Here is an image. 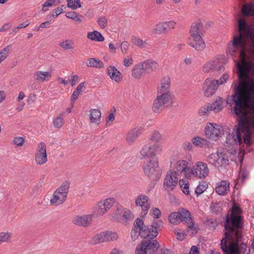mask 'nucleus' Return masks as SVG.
Listing matches in <instances>:
<instances>
[{"instance_id": "13d9d810", "label": "nucleus", "mask_w": 254, "mask_h": 254, "mask_svg": "<svg viewBox=\"0 0 254 254\" xmlns=\"http://www.w3.org/2000/svg\"><path fill=\"white\" fill-rule=\"evenodd\" d=\"M164 27L166 28V33L173 29L176 25V22L173 21H170L163 22Z\"/></svg>"}, {"instance_id": "f03ea898", "label": "nucleus", "mask_w": 254, "mask_h": 254, "mask_svg": "<svg viewBox=\"0 0 254 254\" xmlns=\"http://www.w3.org/2000/svg\"><path fill=\"white\" fill-rule=\"evenodd\" d=\"M251 67V63L245 61L241 63H237L239 81L237 84L234 85V94L227 98V103H236L237 108L241 107L242 100H252V98H254V79L245 80L250 73Z\"/></svg>"}, {"instance_id": "4c0bfd02", "label": "nucleus", "mask_w": 254, "mask_h": 254, "mask_svg": "<svg viewBox=\"0 0 254 254\" xmlns=\"http://www.w3.org/2000/svg\"><path fill=\"white\" fill-rule=\"evenodd\" d=\"M166 33V28L164 27V23L160 22L156 25L152 31L150 33V34H161Z\"/></svg>"}, {"instance_id": "ddd939ff", "label": "nucleus", "mask_w": 254, "mask_h": 254, "mask_svg": "<svg viewBox=\"0 0 254 254\" xmlns=\"http://www.w3.org/2000/svg\"><path fill=\"white\" fill-rule=\"evenodd\" d=\"M192 174L200 178H205L208 175L209 170L206 164L202 162H198L193 166L191 169Z\"/></svg>"}, {"instance_id": "4be33fe9", "label": "nucleus", "mask_w": 254, "mask_h": 254, "mask_svg": "<svg viewBox=\"0 0 254 254\" xmlns=\"http://www.w3.org/2000/svg\"><path fill=\"white\" fill-rule=\"evenodd\" d=\"M69 185L70 182L66 181L56 190L58 193L61 195V200L60 201V203H63L65 200L68 192Z\"/></svg>"}, {"instance_id": "6e6552de", "label": "nucleus", "mask_w": 254, "mask_h": 254, "mask_svg": "<svg viewBox=\"0 0 254 254\" xmlns=\"http://www.w3.org/2000/svg\"><path fill=\"white\" fill-rule=\"evenodd\" d=\"M240 129L238 127L235 131L229 133L225 141L226 150L231 154L236 152L238 145L242 143V138L240 132Z\"/></svg>"}, {"instance_id": "72a5a7b5", "label": "nucleus", "mask_w": 254, "mask_h": 254, "mask_svg": "<svg viewBox=\"0 0 254 254\" xmlns=\"http://www.w3.org/2000/svg\"><path fill=\"white\" fill-rule=\"evenodd\" d=\"M87 37L89 39L92 41L102 42L104 40V37L101 33L96 30L88 32Z\"/></svg>"}, {"instance_id": "20e7f679", "label": "nucleus", "mask_w": 254, "mask_h": 254, "mask_svg": "<svg viewBox=\"0 0 254 254\" xmlns=\"http://www.w3.org/2000/svg\"><path fill=\"white\" fill-rule=\"evenodd\" d=\"M202 26L201 21L197 20L193 23L190 30L191 37L189 39V44L198 51H202L205 47V44L200 35L201 33L200 29Z\"/></svg>"}, {"instance_id": "864d4df0", "label": "nucleus", "mask_w": 254, "mask_h": 254, "mask_svg": "<svg viewBox=\"0 0 254 254\" xmlns=\"http://www.w3.org/2000/svg\"><path fill=\"white\" fill-rule=\"evenodd\" d=\"M58 192L57 191H55L53 193V197L50 200V202L52 204L56 203V205L61 204L60 203V201L61 200V195H59Z\"/></svg>"}, {"instance_id": "473e14b6", "label": "nucleus", "mask_w": 254, "mask_h": 254, "mask_svg": "<svg viewBox=\"0 0 254 254\" xmlns=\"http://www.w3.org/2000/svg\"><path fill=\"white\" fill-rule=\"evenodd\" d=\"M188 162L185 160H179L176 162L175 170L173 171L175 173V175L177 177L180 174H182L183 171L187 167Z\"/></svg>"}, {"instance_id": "2eb2a0df", "label": "nucleus", "mask_w": 254, "mask_h": 254, "mask_svg": "<svg viewBox=\"0 0 254 254\" xmlns=\"http://www.w3.org/2000/svg\"><path fill=\"white\" fill-rule=\"evenodd\" d=\"M160 247L159 242L154 238L144 239V254H154Z\"/></svg>"}, {"instance_id": "423d86ee", "label": "nucleus", "mask_w": 254, "mask_h": 254, "mask_svg": "<svg viewBox=\"0 0 254 254\" xmlns=\"http://www.w3.org/2000/svg\"><path fill=\"white\" fill-rule=\"evenodd\" d=\"M147 163L144 167V173L152 181L157 182L161 176V171L159 167V163L156 157L152 159L146 158L144 159V163Z\"/></svg>"}, {"instance_id": "2f4dec72", "label": "nucleus", "mask_w": 254, "mask_h": 254, "mask_svg": "<svg viewBox=\"0 0 254 254\" xmlns=\"http://www.w3.org/2000/svg\"><path fill=\"white\" fill-rule=\"evenodd\" d=\"M210 110L213 111L215 113H218L223 108L222 105V99L218 97L212 104H209Z\"/></svg>"}, {"instance_id": "bf43d9fd", "label": "nucleus", "mask_w": 254, "mask_h": 254, "mask_svg": "<svg viewBox=\"0 0 254 254\" xmlns=\"http://www.w3.org/2000/svg\"><path fill=\"white\" fill-rule=\"evenodd\" d=\"M24 142V139L22 137H15L13 140V143L17 146H22Z\"/></svg>"}, {"instance_id": "a878e982", "label": "nucleus", "mask_w": 254, "mask_h": 254, "mask_svg": "<svg viewBox=\"0 0 254 254\" xmlns=\"http://www.w3.org/2000/svg\"><path fill=\"white\" fill-rule=\"evenodd\" d=\"M158 64L152 60L144 62V74L149 73L155 71L158 67Z\"/></svg>"}, {"instance_id": "69168bd1", "label": "nucleus", "mask_w": 254, "mask_h": 254, "mask_svg": "<svg viewBox=\"0 0 254 254\" xmlns=\"http://www.w3.org/2000/svg\"><path fill=\"white\" fill-rule=\"evenodd\" d=\"M150 214L153 218H158L161 215V211L157 208H153L151 210Z\"/></svg>"}, {"instance_id": "ea45409f", "label": "nucleus", "mask_w": 254, "mask_h": 254, "mask_svg": "<svg viewBox=\"0 0 254 254\" xmlns=\"http://www.w3.org/2000/svg\"><path fill=\"white\" fill-rule=\"evenodd\" d=\"M74 43L70 39H67L61 42L59 46L64 50H72L74 48Z\"/></svg>"}, {"instance_id": "0eeeda50", "label": "nucleus", "mask_w": 254, "mask_h": 254, "mask_svg": "<svg viewBox=\"0 0 254 254\" xmlns=\"http://www.w3.org/2000/svg\"><path fill=\"white\" fill-rule=\"evenodd\" d=\"M174 94L172 93L157 92L152 106L154 113H160L164 108L172 105Z\"/></svg>"}, {"instance_id": "9d476101", "label": "nucleus", "mask_w": 254, "mask_h": 254, "mask_svg": "<svg viewBox=\"0 0 254 254\" xmlns=\"http://www.w3.org/2000/svg\"><path fill=\"white\" fill-rule=\"evenodd\" d=\"M239 35L245 34L252 46L254 47V29H253L245 19L239 18L238 20Z\"/></svg>"}, {"instance_id": "412c9836", "label": "nucleus", "mask_w": 254, "mask_h": 254, "mask_svg": "<svg viewBox=\"0 0 254 254\" xmlns=\"http://www.w3.org/2000/svg\"><path fill=\"white\" fill-rule=\"evenodd\" d=\"M171 80L168 76H164L160 81L157 87V92L171 93L170 91Z\"/></svg>"}, {"instance_id": "680f3d73", "label": "nucleus", "mask_w": 254, "mask_h": 254, "mask_svg": "<svg viewBox=\"0 0 254 254\" xmlns=\"http://www.w3.org/2000/svg\"><path fill=\"white\" fill-rule=\"evenodd\" d=\"M8 47L9 46H7L0 52V62H1L7 57L8 55Z\"/></svg>"}, {"instance_id": "b1692460", "label": "nucleus", "mask_w": 254, "mask_h": 254, "mask_svg": "<svg viewBox=\"0 0 254 254\" xmlns=\"http://www.w3.org/2000/svg\"><path fill=\"white\" fill-rule=\"evenodd\" d=\"M107 74L112 80L118 83L121 81L122 77L120 76L121 73L114 66L110 65L108 66L107 69Z\"/></svg>"}, {"instance_id": "8fccbe9b", "label": "nucleus", "mask_w": 254, "mask_h": 254, "mask_svg": "<svg viewBox=\"0 0 254 254\" xmlns=\"http://www.w3.org/2000/svg\"><path fill=\"white\" fill-rule=\"evenodd\" d=\"M179 184L180 185V187L181 188L183 192L187 195L189 194V184L188 183H186L185 181L182 180H180Z\"/></svg>"}, {"instance_id": "a211bd4d", "label": "nucleus", "mask_w": 254, "mask_h": 254, "mask_svg": "<svg viewBox=\"0 0 254 254\" xmlns=\"http://www.w3.org/2000/svg\"><path fill=\"white\" fill-rule=\"evenodd\" d=\"M35 160L39 165L45 164L47 161L46 145L43 142H41L38 147V152L35 155Z\"/></svg>"}, {"instance_id": "e2e57ef3", "label": "nucleus", "mask_w": 254, "mask_h": 254, "mask_svg": "<svg viewBox=\"0 0 254 254\" xmlns=\"http://www.w3.org/2000/svg\"><path fill=\"white\" fill-rule=\"evenodd\" d=\"M56 0H47L46 2L43 4L42 11L45 12L48 10V9H45V7H50L54 4Z\"/></svg>"}, {"instance_id": "7c9ffc66", "label": "nucleus", "mask_w": 254, "mask_h": 254, "mask_svg": "<svg viewBox=\"0 0 254 254\" xmlns=\"http://www.w3.org/2000/svg\"><path fill=\"white\" fill-rule=\"evenodd\" d=\"M132 75L135 79H140L143 75V62L135 65L132 69Z\"/></svg>"}, {"instance_id": "c03bdc74", "label": "nucleus", "mask_w": 254, "mask_h": 254, "mask_svg": "<svg viewBox=\"0 0 254 254\" xmlns=\"http://www.w3.org/2000/svg\"><path fill=\"white\" fill-rule=\"evenodd\" d=\"M217 62V59H213L212 61L204 64L203 70L204 72H208L210 70L214 71V64Z\"/></svg>"}, {"instance_id": "aec40b11", "label": "nucleus", "mask_w": 254, "mask_h": 254, "mask_svg": "<svg viewBox=\"0 0 254 254\" xmlns=\"http://www.w3.org/2000/svg\"><path fill=\"white\" fill-rule=\"evenodd\" d=\"M92 215L76 216L73 219V223L77 226L87 227L91 222Z\"/></svg>"}, {"instance_id": "09e8293b", "label": "nucleus", "mask_w": 254, "mask_h": 254, "mask_svg": "<svg viewBox=\"0 0 254 254\" xmlns=\"http://www.w3.org/2000/svg\"><path fill=\"white\" fill-rule=\"evenodd\" d=\"M207 184L205 182H203V184H199L195 189V193L197 196L202 193L207 189Z\"/></svg>"}, {"instance_id": "0e129e2a", "label": "nucleus", "mask_w": 254, "mask_h": 254, "mask_svg": "<svg viewBox=\"0 0 254 254\" xmlns=\"http://www.w3.org/2000/svg\"><path fill=\"white\" fill-rule=\"evenodd\" d=\"M224 70H225V67H224V65L217 59V63L214 64V71L222 72V71H223Z\"/></svg>"}, {"instance_id": "dca6fc26", "label": "nucleus", "mask_w": 254, "mask_h": 254, "mask_svg": "<svg viewBox=\"0 0 254 254\" xmlns=\"http://www.w3.org/2000/svg\"><path fill=\"white\" fill-rule=\"evenodd\" d=\"M178 179L175 175V173L172 170L168 171L164 179V186L167 191L172 190L178 184Z\"/></svg>"}, {"instance_id": "603ef678", "label": "nucleus", "mask_w": 254, "mask_h": 254, "mask_svg": "<svg viewBox=\"0 0 254 254\" xmlns=\"http://www.w3.org/2000/svg\"><path fill=\"white\" fill-rule=\"evenodd\" d=\"M101 205L100 204V202H98V204L95 207L96 209V213L95 214L97 216H101L103 215L106 211H107V209H106V208L105 206H100Z\"/></svg>"}, {"instance_id": "393cba45", "label": "nucleus", "mask_w": 254, "mask_h": 254, "mask_svg": "<svg viewBox=\"0 0 254 254\" xmlns=\"http://www.w3.org/2000/svg\"><path fill=\"white\" fill-rule=\"evenodd\" d=\"M89 119L91 123L99 125L101 117L100 111L97 109H93L90 110Z\"/></svg>"}, {"instance_id": "c85d7f7f", "label": "nucleus", "mask_w": 254, "mask_h": 254, "mask_svg": "<svg viewBox=\"0 0 254 254\" xmlns=\"http://www.w3.org/2000/svg\"><path fill=\"white\" fill-rule=\"evenodd\" d=\"M242 13L244 16H254V3H248L242 8Z\"/></svg>"}, {"instance_id": "a18cd8bd", "label": "nucleus", "mask_w": 254, "mask_h": 254, "mask_svg": "<svg viewBox=\"0 0 254 254\" xmlns=\"http://www.w3.org/2000/svg\"><path fill=\"white\" fill-rule=\"evenodd\" d=\"M115 199L113 198H109L106 199L104 201H100V204L101 206H105L106 209L108 210L114 205Z\"/></svg>"}, {"instance_id": "774afa93", "label": "nucleus", "mask_w": 254, "mask_h": 254, "mask_svg": "<svg viewBox=\"0 0 254 254\" xmlns=\"http://www.w3.org/2000/svg\"><path fill=\"white\" fill-rule=\"evenodd\" d=\"M206 224L214 229L217 225V222L216 220L214 219H207L206 220Z\"/></svg>"}, {"instance_id": "a19ab883", "label": "nucleus", "mask_w": 254, "mask_h": 254, "mask_svg": "<svg viewBox=\"0 0 254 254\" xmlns=\"http://www.w3.org/2000/svg\"><path fill=\"white\" fill-rule=\"evenodd\" d=\"M191 141L193 144L200 147L205 146L208 144V141L206 139L197 136L193 137Z\"/></svg>"}, {"instance_id": "f3484780", "label": "nucleus", "mask_w": 254, "mask_h": 254, "mask_svg": "<svg viewBox=\"0 0 254 254\" xmlns=\"http://www.w3.org/2000/svg\"><path fill=\"white\" fill-rule=\"evenodd\" d=\"M221 127L216 124L209 123L205 127L206 136L210 139H214L218 137L221 134Z\"/></svg>"}, {"instance_id": "4468645a", "label": "nucleus", "mask_w": 254, "mask_h": 254, "mask_svg": "<svg viewBox=\"0 0 254 254\" xmlns=\"http://www.w3.org/2000/svg\"><path fill=\"white\" fill-rule=\"evenodd\" d=\"M162 226V222H157L154 220L152 225L145 226L144 225V234H146L144 236V239L149 238L155 239L158 235V229Z\"/></svg>"}, {"instance_id": "37998d69", "label": "nucleus", "mask_w": 254, "mask_h": 254, "mask_svg": "<svg viewBox=\"0 0 254 254\" xmlns=\"http://www.w3.org/2000/svg\"><path fill=\"white\" fill-rule=\"evenodd\" d=\"M249 172L246 169L242 168L240 170L239 177L238 179V183H241L243 184L246 180L248 178Z\"/></svg>"}, {"instance_id": "1a4fd4ad", "label": "nucleus", "mask_w": 254, "mask_h": 254, "mask_svg": "<svg viewBox=\"0 0 254 254\" xmlns=\"http://www.w3.org/2000/svg\"><path fill=\"white\" fill-rule=\"evenodd\" d=\"M243 48V36L242 35L235 36L233 41L227 46V54L231 56H236L239 52L240 56L244 57L245 53L242 51Z\"/></svg>"}, {"instance_id": "6ab92c4d", "label": "nucleus", "mask_w": 254, "mask_h": 254, "mask_svg": "<svg viewBox=\"0 0 254 254\" xmlns=\"http://www.w3.org/2000/svg\"><path fill=\"white\" fill-rule=\"evenodd\" d=\"M143 230V220L139 218H137L134 223L133 228L131 232V237L132 241H135L140 236L143 238L141 235V231Z\"/></svg>"}, {"instance_id": "4d7b16f0", "label": "nucleus", "mask_w": 254, "mask_h": 254, "mask_svg": "<svg viewBox=\"0 0 254 254\" xmlns=\"http://www.w3.org/2000/svg\"><path fill=\"white\" fill-rule=\"evenodd\" d=\"M217 158H218V151L216 153L211 154L208 158V161L209 162V163L215 166Z\"/></svg>"}, {"instance_id": "3c124183", "label": "nucleus", "mask_w": 254, "mask_h": 254, "mask_svg": "<svg viewBox=\"0 0 254 254\" xmlns=\"http://www.w3.org/2000/svg\"><path fill=\"white\" fill-rule=\"evenodd\" d=\"M97 22L101 28L104 29L107 25L108 20L105 16H101L98 18Z\"/></svg>"}, {"instance_id": "5701e85b", "label": "nucleus", "mask_w": 254, "mask_h": 254, "mask_svg": "<svg viewBox=\"0 0 254 254\" xmlns=\"http://www.w3.org/2000/svg\"><path fill=\"white\" fill-rule=\"evenodd\" d=\"M161 151V148L158 144H154L148 147L144 152V159L148 158L152 159L153 157H156L155 155Z\"/></svg>"}, {"instance_id": "bb28decb", "label": "nucleus", "mask_w": 254, "mask_h": 254, "mask_svg": "<svg viewBox=\"0 0 254 254\" xmlns=\"http://www.w3.org/2000/svg\"><path fill=\"white\" fill-rule=\"evenodd\" d=\"M140 128L139 127H135L133 129L130 130L126 134V140L128 143H132L138 137L139 134L140 133L139 132Z\"/></svg>"}, {"instance_id": "f704fd0d", "label": "nucleus", "mask_w": 254, "mask_h": 254, "mask_svg": "<svg viewBox=\"0 0 254 254\" xmlns=\"http://www.w3.org/2000/svg\"><path fill=\"white\" fill-rule=\"evenodd\" d=\"M85 84V82H82L80 83L77 86L75 90L73 91L71 97V103L72 104V105H73L75 100L77 99L78 95L81 94L82 90L83 88L84 87Z\"/></svg>"}, {"instance_id": "052dcab7", "label": "nucleus", "mask_w": 254, "mask_h": 254, "mask_svg": "<svg viewBox=\"0 0 254 254\" xmlns=\"http://www.w3.org/2000/svg\"><path fill=\"white\" fill-rule=\"evenodd\" d=\"M64 5H62L58 7L56 9H54L52 10V16H53L54 18L57 17L59 14L63 13V7L64 6Z\"/></svg>"}, {"instance_id": "58836bf2", "label": "nucleus", "mask_w": 254, "mask_h": 254, "mask_svg": "<svg viewBox=\"0 0 254 254\" xmlns=\"http://www.w3.org/2000/svg\"><path fill=\"white\" fill-rule=\"evenodd\" d=\"M133 218L134 216L131 211L127 208H124L122 218L123 222L127 223V221H130L133 220Z\"/></svg>"}, {"instance_id": "c756f323", "label": "nucleus", "mask_w": 254, "mask_h": 254, "mask_svg": "<svg viewBox=\"0 0 254 254\" xmlns=\"http://www.w3.org/2000/svg\"><path fill=\"white\" fill-rule=\"evenodd\" d=\"M218 157L216 162V167L219 168L228 164L229 162L228 157L225 153L218 151Z\"/></svg>"}, {"instance_id": "e433bc0d", "label": "nucleus", "mask_w": 254, "mask_h": 254, "mask_svg": "<svg viewBox=\"0 0 254 254\" xmlns=\"http://www.w3.org/2000/svg\"><path fill=\"white\" fill-rule=\"evenodd\" d=\"M88 63H87V65L89 67H96L98 68H101L104 67V64L102 61L96 59L95 58H89L88 59Z\"/></svg>"}, {"instance_id": "7ed1b4c3", "label": "nucleus", "mask_w": 254, "mask_h": 254, "mask_svg": "<svg viewBox=\"0 0 254 254\" xmlns=\"http://www.w3.org/2000/svg\"><path fill=\"white\" fill-rule=\"evenodd\" d=\"M241 107L236 108V103H227L230 107H233L234 113L239 116L238 124L241 131L244 133V142L247 147L252 145V136L254 134V119L249 121L245 116L244 110L245 109L249 110L250 113L254 116V98L252 100L243 99Z\"/></svg>"}, {"instance_id": "79ce46f5", "label": "nucleus", "mask_w": 254, "mask_h": 254, "mask_svg": "<svg viewBox=\"0 0 254 254\" xmlns=\"http://www.w3.org/2000/svg\"><path fill=\"white\" fill-rule=\"evenodd\" d=\"M221 205L220 202L212 201L210 206L211 212L212 213L218 214L222 210Z\"/></svg>"}, {"instance_id": "6e6d98bb", "label": "nucleus", "mask_w": 254, "mask_h": 254, "mask_svg": "<svg viewBox=\"0 0 254 254\" xmlns=\"http://www.w3.org/2000/svg\"><path fill=\"white\" fill-rule=\"evenodd\" d=\"M64 124V120L62 117H58L56 118L53 123L54 127L56 128H60Z\"/></svg>"}, {"instance_id": "c9c22d12", "label": "nucleus", "mask_w": 254, "mask_h": 254, "mask_svg": "<svg viewBox=\"0 0 254 254\" xmlns=\"http://www.w3.org/2000/svg\"><path fill=\"white\" fill-rule=\"evenodd\" d=\"M124 210V208L122 206H118L116 210L111 214L112 216V220L116 222H119L122 220V214Z\"/></svg>"}, {"instance_id": "de8ad7c7", "label": "nucleus", "mask_w": 254, "mask_h": 254, "mask_svg": "<svg viewBox=\"0 0 254 254\" xmlns=\"http://www.w3.org/2000/svg\"><path fill=\"white\" fill-rule=\"evenodd\" d=\"M36 79L39 81H44L46 77H51V75L49 72L47 71H38L36 73Z\"/></svg>"}, {"instance_id": "39448f33", "label": "nucleus", "mask_w": 254, "mask_h": 254, "mask_svg": "<svg viewBox=\"0 0 254 254\" xmlns=\"http://www.w3.org/2000/svg\"><path fill=\"white\" fill-rule=\"evenodd\" d=\"M168 220L170 223L174 224H177L180 221L184 222L189 228H193L195 233L197 232V230L194 228V223L191 214L187 210L182 208L178 212L171 213Z\"/></svg>"}, {"instance_id": "f8f14e48", "label": "nucleus", "mask_w": 254, "mask_h": 254, "mask_svg": "<svg viewBox=\"0 0 254 254\" xmlns=\"http://www.w3.org/2000/svg\"><path fill=\"white\" fill-rule=\"evenodd\" d=\"M219 86V80L211 78L206 79L203 84V89L205 96L210 97L216 92Z\"/></svg>"}, {"instance_id": "49530a36", "label": "nucleus", "mask_w": 254, "mask_h": 254, "mask_svg": "<svg viewBox=\"0 0 254 254\" xmlns=\"http://www.w3.org/2000/svg\"><path fill=\"white\" fill-rule=\"evenodd\" d=\"M67 6L73 10H75L81 6L80 0H67Z\"/></svg>"}, {"instance_id": "cd10ccee", "label": "nucleus", "mask_w": 254, "mask_h": 254, "mask_svg": "<svg viewBox=\"0 0 254 254\" xmlns=\"http://www.w3.org/2000/svg\"><path fill=\"white\" fill-rule=\"evenodd\" d=\"M229 189V183L226 181H222L216 187V192L221 195H224Z\"/></svg>"}, {"instance_id": "9b49d317", "label": "nucleus", "mask_w": 254, "mask_h": 254, "mask_svg": "<svg viewBox=\"0 0 254 254\" xmlns=\"http://www.w3.org/2000/svg\"><path fill=\"white\" fill-rule=\"evenodd\" d=\"M118 238V234L112 231L102 232L96 234L93 238L94 244H100L110 241L116 240Z\"/></svg>"}, {"instance_id": "338daca9", "label": "nucleus", "mask_w": 254, "mask_h": 254, "mask_svg": "<svg viewBox=\"0 0 254 254\" xmlns=\"http://www.w3.org/2000/svg\"><path fill=\"white\" fill-rule=\"evenodd\" d=\"M161 138V135L160 133L157 131H155L151 135L149 139L152 141H158Z\"/></svg>"}, {"instance_id": "5fc2aeb1", "label": "nucleus", "mask_w": 254, "mask_h": 254, "mask_svg": "<svg viewBox=\"0 0 254 254\" xmlns=\"http://www.w3.org/2000/svg\"><path fill=\"white\" fill-rule=\"evenodd\" d=\"M150 208V203L149 202V197L144 195V216L147 214Z\"/></svg>"}, {"instance_id": "f257e3e1", "label": "nucleus", "mask_w": 254, "mask_h": 254, "mask_svg": "<svg viewBox=\"0 0 254 254\" xmlns=\"http://www.w3.org/2000/svg\"><path fill=\"white\" fill-rule=\"evenodd\" d=\"M225 236L220 243L224 254H241L239 242L242 238L244 219L241 215H227L224 222Z\"/></svg>"}]
</instances>
